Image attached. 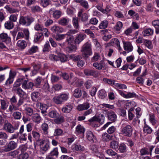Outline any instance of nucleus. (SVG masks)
I'll return each instance as SVG.
<instances>
[{"label": "nucleus", "instance_id": "59", "mask_svg": "<svg viewBox=\"0 0 159 159\" xmlns=\"http://www.w3.org/2000/svg\"><path fill=\"white\" fill-rule=\"evenodd\" d=\"M61 12L59 10H56L53 13V17L56 19H58L61 16Z\"/></svg>", "mask_w": 159, "mask_h": 159}, {"label": "nucleus", "instance_id": "46", "mask_svg": "<svg viewBox=\"0 0 159 159\" xmlns=\"http://www.w3.org/2000/svg\"><path fill=\"white\" fill-rule=\"evenodd\" d=\"M61 99L62 101V102L67 101L69 97V93H62L60 94Z\"/></svg>", "mask_w": 159, "mask_h": 159}, {"label": "nucleus", "instance_id": "17", "mask_svg": "<svg viewBox=\"0 0 159 159\" xmlns=\"http://www.w3.org/2000/svg\"><path fill=\"white\" fill-rule=\"evenodd\" d=\"M69 19L67 17H62L58 21V23L60 25L65 26L68 25Z\"/></svg>", "mask_w": 159, "mask_h": 159}, {"label": "nucleus", "instance_id": "57", "mask_svg": "<svg viewBox=\"0 0 159 159\" xmlns=\"http://www.w3.org/2000/svg\"><path fill=\"white\" fill-rule=\"evenodd\" d=\"M19 153V152L17 150H14L13 151L9 152L7 154L8 156H11L14 158Z\"/></svg>", "mask_w": 159, "mask_h": 159}, {"label": "nucleus", "instance_id": "41", "mask_svg": "<svg viewBox=\"0 0 159 159\" xmlns=\"http://www.w3.org/2000/svg\"><path fill=\"white\" fill-rule=\"evenodd\" d=\"M41 129L44 134H47L48 131V125L46 123H43L41 125Z\"/></svg>", "mask_w": 159, "mask_h": 159}, {"label": "nucleus", "instance_id": "38", "mask_svg": "<svg viewBox=\"0 0 159 159\" xmlns=\"http://www.w3.org/2000/svg\"><path fill=\"white\" fill-rule=\"evenodd\" d=\"M85 129L83 127L80 125H78L76 127V132L77 134L84 133V132Z\"/></svg>", "mask_w": 159, "mask_h": 159}, {"label": "nucleus", "instance_id": "55", "mask_svg": "<svg viewBox=\"0 0 159 159\" xmlns=\"http://www.w3.org/2000/svg\"><path fill=\"white\" fill-rule=\"evenodd\" d=\"M118 150L121 153L125 152L126 150V146L124 143H121L119 147Z\"/></svg>", "mask_w": 159, "mask_h": 159}, {"label": "nucleus", "instance_id": "47", "mask_svg": "<svg viewBox=\"0 0 159 159\" xmlns=\"http://www.w3.org/2000/svg\"><path fill=\"white\" fill-rule=\"evenodd\" d=\"M12 116L16 120H19L22 116L21 113L17 111L14 112Z\"/></svg>", "mask_w": 159, "mask_h": 159}, {"label": "nucleus", "instance_id": "26", "mask_svg": "<svg viewBox=\"0 0 159 159\" xmlns=\"http://www.w3.org/2000/svg\"><path fill=\"white\" fill-rule=\"evenodd\" d=\"M82 94V91L81 89L79 88H77L75 89L74 91L73 95L75 98H80Z\"/></svg>", "mask_w": 159, "mask_h": 159}, {"label": "nucleus", "instance_id": "13", "mask_svg": "<svg viewBox=\"0 0 159 159\" xmlns=\"http://www.w3.org/2000/svg\"><path fill=\"white\" fill-rule=\"evenodd\" d=\"M5 130L7 132L10 133H13L14 132V130L13 126L10 123L7 122H5L3 126Z\"/></svg>", "mask_w": 159, "mask_h": 159}, {"label": "nucleus", "instance_id": "3", "mask_svg": "<svg viewBox=\"0 0 159 159\" xmlns=\"http://www.w3.org/2000/svg\"><path fill=\"white\" fill-rule=\"evenodd\" d=\"M34 84L32 82H29L28 79L22 77V83L21 87L22 89L25 90H32Z\"/></svg>", "mask_w": 159, "mask_h": 159}, {"label": "nucleus", "instance_id": "61", "mask_svg": "<svg viewBox=\"0 0 159 159\" xmlns=\"http://www.w3.org/2000/svg\"><path fill=\"white\" fill-rule=\"evenodd\" d=\"M123 26V24L121 22L118 21L116 25L115 29L117 31H119Z\"/></svg>", "mask_w": 159, "mask_h": 159}, {"label": "nucleus", "instance_id": "11", "mask_svg": "<svg viewBox=\"0 0 159 159\" xmlns=\"http://www.w3.org/2000/svg\"><path fill=\"white\" fill-rule=\"evenodd\" d=\"M11 41V38L7 34L3 33L0 34V42H4L6 43H8Z\"/></svg>", "mask_w": 159, "mask_h": 159}, {"label": "nucleus", "instance_id": "32", "mask_svg": "<svg viewBox=\"0 0 159 159\" xmlns=\"http://www.w3.org/2000/svg\"><path fill=\"white\" fill-rule=\"evenodd\" d=\"M103 62L102 60L99 63L95 62L93 64V66L97 69L101 70L103 67Z\"/></svg>", "mask_w": 159, "mask_h": 159}, {"label": "nucleus", "instance_id": "27", "mask_svg": "<svg viewBox=\"0 0 159 159\" xmlns=\"http://www.w3.org/2000/svg\"><path fill=\"white\" fill-rule=\"evenodd\" d=\"M153 33V30L150 28L145 30L142 32L143 36L152 35Z\"/></svg>", "mask_w": 159, "mask_h": 159}, {"label": "nucleus", "instance_id": "22", "mask_svg": "<svg viewBox=\"0 0 159 159\" xmlns=\"http://www.w3.org/2000/svg\"><path fill=\"white\" fill-rule=\"evenodd\" d=\"M38 47L37 46H33L28 49L25 54L27 55H32L38 52Z\"/></svg>", "mask_w": 159, "mask_h": 159}, {"label": "nucleus", "instance_id": "25", "mask_svg": "<svg viewBox=\"0 0 159 159\" xmlns=\"http://www.w3.org/2000/svg\"><path fill=\"white\" fill-rule=\"evenodd\" d=\"M113 136L105 133L102 135V140L105 142L109 141L112 139Z\"/></svg>", "mask_w": 159, "mask_h": 159}, {"label": "nucleus", "instance_id": "29", "mask_svg": "<svg viewBox=\"0 0 159 159\" xmlns=\"http://www.w3.org/2000/svg\"><path fill=\"white\" fill-rule=\"evenodd\" d=\"M119 146V143L118 142L112 140L110 143V148L113 149H116L118 148Z\"/></svg>", "mask_w": 159, "mask_h": 159}, {"label": "nucleus", "instance_id": "5", "mask_svg": "<svg viewBox=\"0 0 159 159\" xmlns=\"http://www.w3.org/2000/svg\"><path fill=\"white\" fill-rule=\"evenodd\" d=\"M17 146V143L14 141L11 140L10 141L7 146L1 150L2 152H10L15 149Z\"/></svg>", "mask_w": 159, "mask_h": 159}, {"label": "nucleus", "instance_id": "20", "mask_svg": "<svg viewBox=\"0 0 159 159\" xmlns=\"http://www.w3.org/2000/svg\"><path fill=\"white\" fill-rule=\"evenodd\" d=\"M83 83V81L75 77L73 79L72 81L71 84L76 87H80L82 85Z\"/></svg>", "mask_w": 159, "mask_h": 159}, {"label": "nucleus", "instance_id": "30", "mask_svg": "<svg viewBox=\"0 0 159 159\" xmlns=\"http://www.w3.org/2000/svg\"><path fill=\"white\" fill-rule=\"evenodd\" d=\"M153 131L152 129L148 125L145 124L143 127V131L144 133L151 134Z\"/></svg>", "mask_w": 159, "mask_h": 159}, {"label": "nucleus", "instance_id": "56", "mask_svg": "<svg viewBox=\"0 0 159 159\" xmlns=\"http://www.w3.org/2000/svg\"><path fill=\"white\" fill-rule=\"evenodd\" d=\"M18 14H11L9 16V20L10 21H11L12 22H16L17 19Z\"/></svg>", "mask_w": 159, "mask_h": 159}, {"label": "nucleus", "instance_id": "2", "mask_svg": "<svg viewBox=\"0 0 159 159\" xmlns=\"http://www.w3.org/2000/svg\"><path fill=\"white\" fill-rule=\"evenodd\" d=\"M22 83V77H20L17 79L13 85V90L17 92V94L19 95H22V92L24 93L20 87V85H21Z\"/></svg>", "mask_w": 159, "mask_h": 159}, {"label": "nucleus", "instance_id": "51", "mask_svg": "<svg viewBox=\"0 0 159 159\" xmlns=\"http://www.w3.org/2000/svg\"><path fill=\"white\" fill-rule=\"evenodd\" d=\"M143 43L145 46L149 49H152V45L151 41L149 40L144 39L143 41Z\"/></svg>", "mask_w": 159, "mask_h": 159}, {"label": "nucleus", "instance_id": "15", "mask_svg": "<svg viewBox=\"0 0 159 159\" xmlns=\"http://www.w3.org/2000/svg\"><path fill=\"white\" fill-rule=\"evenodd\" d=\"M73 108L72 104L70 103H66L62 109L63 112L69 113L71 111Z\"/></svg>", "mask_w": 159, "mask_h": 159}, {"label": "nucleus", "instance_id": "54", "mask_svg": "<svg viewBox=\"0 0 159 159\" xmlns=\"http://www.w3.org/2000/svg\"><path fill=\"white\" fill-rule=\"evenodd\" d=\"M149 120L150 122L153 125H154L157 122V120L155 119V116L153 114H151L149 115Z\"/></svg>", "mask_w": 159, "mask_h": 159}, {"label": "nucleus", "instance_id": "18", "mask_svg": "<svg viewBox=\"0 0 159 159\" xmlns=\"http://www.w3.org/2000/svg\"><path fill=\"white\" fill-rule=\"evenodd\" d=\"M86 35L84 34H80L77 35L75 40L76 44H79L85 38Z\"/></svg>", "mask_w": 159, "mask_h": 159}, {"label": "nucleus", "instance_id": "63", "mask_svg": "<svg viewBox=\"0 0 159 159\" xmlns=\"http://www.w3.org/2000/svg\"><path fill=\"white\" fill-rule=\"evenodd\" d=\"M107 153L109 156H113L117 155V153L111 149H108L106 150Z\"/></svg>", "mask_w": 159, "mask_h": 159}, {"label": "nucleus", "instance_id": "64", "mask_svg": "<svg viewBox=\"0 0 159 159\" xmlns=\"http://www.w3.org/2000/svg\"><path fill=\"white\" fill-rule=\"evenodd\" d=\"M98 122L100 123L101 124L103 123L104 121L105 117L103 115L101 114L98 116Z\"/></svg>", "mask_w": 159, "mask_h": 159}, {"label": "nucleus", "instance_id": "42", "mask_svg": "<svg viewBox=\"0 0 159 159\" xmlns=\"http://www.w3.org/2000/svg\"><path fill=\"white\" fill-rule=\"evenodd\" d=\"M66 35V34H58L56 35H54L53 37L57 41H60L65 38Z\"/></svg>", "mask_w": 159, "mask_h": 159}, {"label": "nucleus", "instance_id": "31", "mask_svg": "<svg viewBox=\"0 0 159 159\" xmlns=\"http://www.w3.org/2000/svg\"><path fill=\"white\" fill-rule=\"evenodd\" d=\"M32 119L35 123H39L41 120V117L38 114L35 113L32 117Z\"/></svg>", "mask_w": 159, "mask_h": 159}, {"label": "nucleus", "instance_id": "58", "mask_svg": "<svg viewBox=\"0 0 159 159\" xmlns=\"http://www.w3.org/2000/svg\"><path fill=\"white\" fill-rule=\"evenodd\" d=\"M29 157L28 154L26 152L21 153L18 156V159H27Z\"/></svg>", "mask_w": 159, "mask_h": 159}, {"label": "nucleus", "instance_id": "37", "mask_svg": "<svg viewBox=\"0 0 159 159\" xmlns=\"http://www.w3.org/2000/svg\"><path fill=\"white\" fill-rule=\"evenodd\" d=\"M43 36L42 33H37L35 35L34 37V41L35 42L43 39Z\"/></svg>", "mask_w": 159, "mask_h": 159}, {"label": "nucleus", "instance_id": "53", "mask_svg": "<svg viewBox=\"0 0 159 159\" xmlns=\"http://www.w3.org/2000/svg\"><path fill=\"white\" fill-rule=\"evenodd\" d=\"M26 114L29 116L32 115L33 114V110L32 108L29 107H26L25 108Z\"/></svg>", "mask_w": 159, "mask_h": 159}, {"label": "nucleus", "instance_id": "50", "mask_svg": "<svg viewBox=\"0 0 159 159\" xmlns=\"http://www.w3.org/2000/svg\"><path fill=\"white\" fill-rule=\"evenodd\" d=\"M31 11L32 12H39L42 11L40 7L37 5L33 6L31 7Z\"/></svg>", "mask_w": 159, "mask_h": 159}, {"label": "nucleus", "instance_id": "9", "mask_svg": "<svg viewBox=\"0 0 159 159\" xmlns=\"http://www.w3.org/2000/svg\"><path fill=\"white\" fill-rule=\"evenodd\" d=\"M84 73L87 76H92L97 77L100 75V73L98 71L93 70L86 69L84 70Z\"/></svg>", "mask_w": 159, "mask_h": 159}, {"label": "nucleus", "instance_id": "21", "mask_svg": "<svg viewBox=\"0 0 159 159\" xmlns=\"http://www.w3.org/2000/svg\"><path fill=\"white\" fill-rule=\"evenodd\" d=\"M83 11L81 10L79 12L78 16L80 18L81 20L83 22H86L88 20L89 16L88 14L86 13H84L82 14Z\"/></svg>", "mask_w": 159, "mask_h": 159}, {"label": "nucleus", "instance_id": "23", "mask_svg": "<svg viewBox=\"0 0 159 159\" xmlns=\"http://www.w3.org/2000/svg\"><path fill=\"white\" fill-rule=\"evenodd\" d=\"M40 95V94L39 92L34 91L31 93V97L33 101L36 102L38 101Z\"/></svg>", "mask_w": 159, "mask_h": 159}, {"label": "nucleus", "instance_id": "36", "mask_svg": "<svg viewBox=\"0 0 159 159\" xmlns=\"http://www.w3.org/2000/svg\"><path fill=\"white\" fill-rule=\"evenodd\" d=\"M54 121L56 124H60L64 122V118L63 116L59 115L58 117L54 119Z\"/></svg>", "mask_w": 159, "mask_h": 159}, {"label": "nucleus", "instance_id": "7", "mask_svg": "<svg viewBox=\"0 0 159 159\" xmlns=\"http://www.w3.org/2000/svg\"><path fill=\"white\" fill-rule=\"evenodd\" d=\"M34 21V19L30 16H21L19 19V23L20 24L26 26H29Z\"/></svg>", "mask_w": 159, "mask_h": 159}, {"label": "nucleus", "instance_id": "10", "mask_svg": "<svg viewBox=\"0 0 159 159\" xmlns=\"http://www.w3.org/2000/svg\"><path fill=\"white\" fill-rule=\"evenodd\" d=\"M123 44L124 49L127 53L131 52L133 50V47L130 42L123 41Z\"/></svg>", "mask_w": 159, "mask_h": 159}, {"label": "nucleus", "instance_id": "60", "mask_svg": "<svg viewBox=\"0 0 159 159\" xmlns=\"http://www.w3.org/2000/svg\"><path fill=\"white\" fill-rule=\"evenodd\" d=\"M50 2V0H41V4L43 7L47 6Z\"/></svg>", "mask_w": 159, "mask_h": 159}, {"label": "nucleus", "instance_id": "49", "mask_svg": "<svg viewBox=\"0 0 159 159\" xmlns=\"http://www.w3.org/2000/svg\"><path fill=\"white\" fill-rule=\"evenodd\" d=\"M60 60L61 62H64L67 60V57L64 54L60 53L58 55V60Z\"/></svg>", "mask_w": 159, "mask_h": 159}, {"label": "nucleus", "instance_id": "52", "mask_svg": "<svg viewBox=\"0 0 159 159\" xmlns=\"http://www.w3.org/2000/svg\"><path fill=\"white\" fill-rule=\"evenodd\" d=\"M43 80V79L42 77H38L35 79V83L34 84V86L37 88H39Z\"/></svg>", "mask_w": 159, "mask_h": 159}, {"label": "nucleus", "instance_id": "16", "mask_svg": "<svg viewBox=\"0 0 159 159\" xmlns=\"http://www.w3.org/2000/svg\"><path fill=\"white\" fill-rule=\"evenodd\" d=\"M87 139L91 142H94L96 141V137L94 136L92 132L88 131L86 133Z\"/></svg>", "mask_w": 159, "mask_h": 159}, {"label": "nucleus", "instance_id": "39", "mask_svg": "<svg viewBox=\"0 0 159 159\" xmlns=\"http://www.w3.org/2000/svg\"><path fill=\"white\" fill-rule=\"evenodd\" d=\"M48 115L51 118H55L58 116L59 114L56 111H52L48 113Z\"/></svg>", "mask_w": 159, "mask_h": 159}, {"label": "nucleus", "instance_id": "4", "mask_svg": "<svg viewBox=\"0 0 159 159\" xmlns=\"http://www.w3.org/2000/svg\"><path fill=\"white\" fill-rule=\"evenodd\" d=\"M133 129L131 126L126 125L122 126L121 132V134L125 136L130 137L131 136Z\"/></svg>", "mask_w": 159, "mask_h": 159}, {"label": "nucleus", "instance_id": "43", "mask_svg": "<svg viewBox=\"0 0 159 159\" xmlns=\"http://www.w3.org/2000/svg\"><path fill=\"white\" fill-rule=\"evenodd\" d=\"M108 23L107 21L106 20H103L100 24L99 28L101 29H106L108 26Z\"/></svg>", "mask_w": 159, "mask_h": 159}, {"label": "nucleus", "instance_id": "40", "mask_svg": "<svg viewBox=\"0 0 159 159\" xmlns=\"http://www.w3.org/2000/svg\"><path fill=\"white\" fill-rule=\"evenodd\" d=\"M53 102L57 104H61L62 103L60 95L54 97L52 99Z\"/></svg>", "mask_w": 159, "mask_h": 159}, {"label": "nucleus", "instance_id": "45", "mask_svg": "<svg viewBox=\"0 0 159 159\" xmlns=\"http://www.w3.org/2000/svg\"><path fill=\"white\" fill-rule=\"evenodd\" d=\"M99 97L101 98H103L107 96V93L106 91L103 89L100 90L98 93Z\"/></svg>", "mask_w": 159, "mask_h": 159}, {"label": "nucleus", "instance_id": "48", "mask_svg": "<svg viewBox=\"0 0 159 159\" xmlns=\"http://www.w3.org/2000/svg\"><path fill=\"white\" fill-rule=\"evenodd\" d=\"M58 154V148L57 147L55 148L49 153L48 156L52 157L53 156H57Z\"/></svg>", "mask_w": 159, "mask_h": 159}, {"label": "nucleus", "instance_id": "12", "mask_svg": "<svg viewBox=\"0 0 159 159\" xmlns=\"http://www.w3.org/2000/svg\"><path fill=\"white\" fill-rule=\"evenodd\" d=\"M51 30L53 33L56 34L62 33L64 31L63 27L56 25L52 26L51 28Z\"/></svg>", "mask_w": 159, "mask_h": 159}, {"label": "nucleus", "instance_id": "35", "mask_svg": "<svg viewBox=\"0 0 159 159\" xmlns=\"http://www.w3.org/2000/svg\"><path fill=\"white\" fill-rule=\"evenodd\" d=\"M4 26L6 29L11 30L13 28L14 24L11 21L8 20L5 23Z\"/></svg>", "mask_w": 159, "mask_h": 159}, {"label": "nucleus", "instance_id": "8", "mask_svg": "<svg viewBox=\"0 0 159 159\" xmlns=\"http://www.w3.org/2000/svg\"><path fill=\"white\" fill-rule=\"evenodd\" d=\"M9 102H7L6 100L4 99H0V111L1 112H4L5 114H7L8 113L6 112L7 110L9 111V109L7 110L8 107H9Z\"/></svg>", "mask_w": 159, "mask_h": 159}, {"label": "nucleus", "instance_id": "44", "mask_svg": "<svg viewBox=\"0 0 159 159\" xmlns=\"http://www.w3.org/2000/svg\"><path fill=\"white\" fill-rule=\"evenodd\" d=\"M78 19L76 17L73 18L72 23L74 28L76 29H78L79 27V24L78 23Z\"/></svg>", "mask_w": 159, "mask_h": 159}, {"label": "nucleus", "instance_id": "24", "mask_svg": "<svg viewBox=\"0 0 159 159\" xmlns=\"http://www.w3.org/2000/svg\"><path fill=\"white\" fill-rule=\"evenodd\" d=\"M72 148L74 151H82L84 149V147L80 145L75 144L72 145Z\"/></svg>", "mask_w": 159, "mask_h": 159}, {"label": "nucleus", "instance_id": "1", "mask_svg": "<svg viewBox=\"0 0 159 159\" xmlns=\"http://www.w3.org/2000/svg\"><path fill=\"white\" fill-rule=\"evenodd\" d=\"M91 44L87 42L82 46L81 52L83 57L87 58L92 54V50Z\"/></svg>", "mask_w": 159, "mask_h": 159}, {"label": "nucleus", "instance_id": "14", "mask_svg": "<svg viewBox=\"0 0 159 159\" xmlns=\"http://www.w3.org/2000/svg\"><path fill=\"white\" fill-rule=\"evenodd\" d=\"M107 115L108 120L112 122H114L116 120L117 116L113 111H108L107 112Z\"/></svg>", "mask_w": 159, "mask_h": 159}, {"label": "nucleus", "instance_id": "34", "mask_svg": "<svg viewBox=\"0 0 159 159\" xmlns=\"http://www.w3.org/2000/svg\"><path fill=\"white\" fill-rule=\"evenodd\" d=\"M17 45L22 49H24L27 46L26 42L23 40H19L17 42Z\"/></svg>", "mask_w": 159, "mask_h": 159}, {"label": "nucleus", "instance_id": "28", "mask_svg": "<svg viewBox=\"0 0 159 159\" xmlns=\"http://www.w3.org/2000/svg\"><path fill=\"white\" fill-rule=\"evenodd\" d=\"M63 134V131L61 129L57 127L54 129L53 134L54 136H62Z\"/></svg>", "mask_w": 159, "mask_h": 159}, {"label": "nucleus", "instance_id": "19", "mask_svg": "<svg viewBox=\"0 0 159 159\" xmlns=\"http://www.w3.org/2000/svg\"><path fill=\"white\" fill-rule=\"evenodd\" d=\"M90 107V103L88 102H86L82 104L79 105L77 107V109L80 111L86 110L88 109Z\"/></svg>", "mask_w": 159, "mask_h": 159}, {"label": "nucleus", "instance_id": "62", "mask_svg": "<svg viewBox=\"0 0 159 159\" xmlns=\"http://www.w3.org/2000/svg\"><path fill=\"white\" fill-rule=\"evenodd\" d=\"M23 95L22 93V95H19L20 96V98L16 106L18 108L20 106L24 103V98L21 96H22Z\"/></svg>", "mask_w": 159, "mask_h": 159}, {"label": "nucleus", "instance_id": "33", "mask_svg": "<svg viewBox=\"0 0 159 159\" xmlns=\"http://www.w3.org/2000/svg\"><path fill=\"white\" fill-rule=\"evenodd\" d=\"M4 8L10 13H15L19 11L18 10L11 8L8 5H6Z\"/></svg>", "mask_w": 159, "mask_h": 159}, {"label": "nucleus", "instance_id": "6", "mask_svg": "<svg viewBox=\"0 0 159 159\" xmlns=\"http://www.w3.org/2000/svg\"><path fill=\"white\" fill-rule=\"evenodd\" d=\"M10 105L9 106V111L7 110L6 112H12L13 110H16L18 109L17 107L15 105V104L17 102V97L15 95L10 99Z\"/></svg>", "mask_w": 159, "mask_h": 159}]
</instances>
